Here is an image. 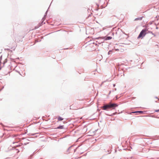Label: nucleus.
I'll return each instance as SVG.
<instances>
[{
    "instance_id": "1",
    "label": "nucleus",
    "mask_w": 159,
    "mask_h": 159,
    "mask_svg": "<svg viewBox=\"0 0 159 159\" xmlns=\"http://www.w3.org/2000/svg\"><path fill=\"white\" fill-rule=\"evenodd\" d=\"M118 105L116 103H110L107 105L104 106L102 107V109L104 110H106L108 109L112 108L114 109L115 107H117Z\"/></svg>"
},
{
    "instance_id": "2",
    "label": "nucleus",
    "mask_w": 159,
    "mask_h": 159,
    "mask_svg": "<svg viewBox=\"0 0 159 159\" xmlns=\"http://www.w3.org/2000/svg\"><path fill=\"white\" fill-rule=\"evenodd\" d=\"M147 30L146 29H144L142 31L140 32L137 38L138 39H139L141 38H143L145 36V35L146 34V31Z\"/></svg>"
},
{
    "instance_id": "3",
    "label": "nucleus",
    "mask_w": 159,
    "mask_h": 159,
    "mask_svg": "<svg viewBox=\"0 0 159 159\" xmlns=\"http://www.w3.org/2000/svg\"><path fill=\"white\" fill-rule=\"evenodd\" d=\"M63 120V118H62V117L59 116L58 118V121H61Z\"/></svg>"
},
{
    "instance_id": "4",
    "label": "nucleus",
    "mask_w": 159,
    "mask_h": 159,
    "mask_svg": "<svg viewBox=\"0 0 159 159\" xmlns=\"http://www.w3.org/2000/svg\"><path fill=\"white\" fill-rule=\"evenodd\" d=\"M143 112L142 111H139L134 112V113H143Z\"/></svg>"
},
{
    "instance_id": "5",
    "label": "nucleus",
    "mask_w": 159,
    "mask_h": 159,
    "mask_svg": "<svg viewBox=\"0 0 159 159\" xmlns=\"http://www.w3.org/2000/svg\"><path fill=\"white\" fill-rule=\"evenodd\" d=\"M112 39V37H111L109 36V37H107L106 38V40H110V39Z\"/></svg>"
},
{
    "instance_id": "6",
    "label": "nucleus",
    "mask_w": 159,
    "mask_h": 159,
    "mask_svg": "<svg viewBox=\"0 0 159 159\" xmlns=\"http://www.w3.org/2000/svg\"><path fill=\"white\" fill-rule=\"evenodd\" d=\"M142 19V18L140 17V18H136L135 19V20H141Z\"/></svg>"
},
{
    "instance_id": "7",
    "label": "nucleus",
    "mask_w": 159,
    "mask_h": 159,
    "mask_svg": "<svg viewBox=\"0 0 159 159\" xmlns=\"http://www.w3.org/2000/svg\"><path fill=\"white\" fill-rule=\"evenodd\" d=\"M63 126H60L58 127L57 128V129H62L63 128Z\"/></svg>"
},
{
    "instance_id": "8",
    "label": "nucleus",
    "mask_w": 159,
    "mask_h": 159,
    "mask_svg": "<svg viewBox=\"0 0 159 159\" xmlns=\"http://www.w3.org/2000/svg\"><path fill=\"white\" fill-rule=\"evenodd\" d=\"M155 112H159V109L157 110H155Z\"/></svg>"
}]
</instances>
